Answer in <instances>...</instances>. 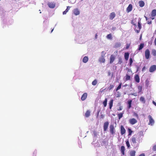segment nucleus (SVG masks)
I'll use <instances>...</instances> for the list:
<instances>
[{
    "label": "nucleus",
    "mask_w": 156,
    "mask_h": 156,
    "mask_svg": "<svg viewBox=\"0 0 156 156\" xmlns=\"http://www.w3.org/2000/svg\"><path fill=\"white\" fill-rule=\"evenodd\" d=\"M135 135H137L138 138L140 139L141 137L142 138L144 136L143 132L142 131H140L137 134H135Z\"/></svg>",
    "instance_id": "nucleus-8"
},
{
    "label": "nucleus",
    "mask_w": 156,
    "mask_h": 156,
    "mask_svg": "<svg viewBox=\"0 0 156 156\" xmlns=\"http://www.w3.org/2000/svg\"><path fill=\"white\" fill-rule=\"evenodd\" d=\"M138 90H139V92H140L142 90V87L141 86H139L138 87Z\"/></svg>",
    "instance_id": "nucleus-44"
},
{
    "label": "nucleus",
    "mask_w": 156,
    "mask_h": 156,
    "mask_svg": "<svg viewBox=\"0 0 156 156\" xmlns=\"http://www.w3.org/2000/svg\"><path fill=\"white\" fill-rule=\"evenodd\" d=\"M129 46H130V45L129 44H126V49H128L129 48Z\"/></svg>",
    "instance_id": "nucleus-46"
},
{
    "label": "nucleus",
    "mask_w": 156,
    "mask_h": 156,
    "mask_svg": "<svg viewBox=\"0 0 156 156\" xmlns=\"http://www.w3.org/2000/svg\"><path fill=\"white\" fill-rule=\"evenodd\" d=\"M110 74H111V73L110 72H108V75L109 76H110Z\"/></svg>",
    "instance_id": "nucleus-61"
},
{
    "label": "nucleus",
    "mask_w": 156,
    "mask_h": 156,
    "mask_svg": "<svg viewBox=\"0 0 156 156\" xmlns=\"http://www.w3.org/2000/svg\"><path fill=\"white\" fill-rule=\"evenodd\" d=\"M128 131L129 132L128 136L131 135L132 134V133H133V131L130 128L128 129Z\"/></svg>",
    "instance_id": "nucleus-36"
},
{
    "label": "nucleus",
    "mask_w": 156,
    "mask_h": 156,
    "mask_svg": "<svg viewBox=\"0 0 156 156\" xmlns=\"http://www.w3.org/2000/svg\"><path fill=\"white\" fill-rule=\"evenodd\" d=\"M115 57L113 55H111L110 58V63H112L115 60Z\"/></svg>",
    "instance_id": "nucleus-15"
},
{
    "label": "nucleus",
    "mask_w": 156,
    "mask_h": 156,
    "mask_svg": "<svg viewBox=\"0 0 156 156\" xmlns=\"http://www.w3.org/2000/svg\"><path fill=\"white\" fill-rule=\"evenodd\" d=\"M114 87V85L112 84H110L108 87V89L109 90H111Z\"/></svg>",
    "instance_id": "nucleus-34"
},
{
    "label": "nucleus",
    "mask_w": 156,
    "mask_h": 156,
    "mask_svg": "<svg viewBox=\"0 0 156 156\" xmlns=\"http://www.w3.org/2000/svg\"><path fill=\"white\" fill-rule=\"evenodd\" d=\"M129 122V123L132 125H134L137 122V120L134 118L130 119Z\"/></svg>",
    "instance_id": "nucleus-6"
},
{
    "label": "nucleus",
    "mask_w": 156,
    "mask_h": 156,
    "mask_svg": "<svg viewBox=\"0 0 156 156\" xmlns=\"http://www.w3.org/2000/svg\"><path fill=\"white\" fill-rule=\"evenodd\" d=\"M122 107L121 106H120L119 108H118L117 110L118 111H121L122 110Z\"/></svg>",
    "instance_id": "nucleus-45"
},
{
    "label": "nucleus",
    "mask_w": 156,
    "mask_h": 156,
    "mask_svg": "<svg viewBox=\"0 0 156 156\" xmlns=\"http://www.w3.org/2000/svg\"><path fill=\"white\" fill-rule=\"evenodd\" d=\"M100 112V110H99L98 111V112H97V118L99 116Z\"/></svg>",
    "instance_id": "nucleus-47"
},
{
    "label": "nucleus",
    "mask_w": 156,
    "mask_h": 156,
    "mask_svg": "<svg viewBox=\"0 0 156 156\" xmlns=\"http://www.w3.org/2000/svg\"><path fill=\"white\" fill-rule=\"evenodd\" d=\"M153 103L156 106V103L155 101H153Z\"/></svg>",
    "instance_id": "nucleus-56"
},
{
    "label": "nucleus",
    "mask_w": 156,
    "mask_h": 156,
    "mask_svg": "<svg viewBox=\"0 0 156 156\" xmlns=\"http://www.w3.org/2000/svg\"><path fill=\"white\" fill-rule=\"evenodd\" d=\"M139 4L140 6L142 7L144 6L145 5L144 2L142 0L139 1Z\"/></svg>",
    "instance_id": "nucleus-21"
},
{
    "label": "nucleus",
    "mask_w": 156,
    "mask_h": 156,
    "mask_svg": "<svg viewBox=\"0 0 156 156\" xmlns=\"http://www.w3.org/2000/svg\"><path fill=\"white\" fill-rule=\"evenodd\" d=\"M99 62L101 63H104L105 61V59L103 56L99 58Z\"/></svg>",
    "instance_id": "nucleus-19"
},
{
    "label": "nucleus",
    "mask_w": 156,
    "mask_h": 156,
    "mask_svg": "<svg viewBox=\"0 0 156 156\" xmlns=\"http://www.w3.org/2000/svg\"><path fill=\"white\" fill-rule=\"evenodd\" d=\"M144 17L146 18V20L147 21L148 19V18L146 16H144Z\"/></svg>",
    "instance_id": "nucleus-60"
},
{
    "label": "nucleus",
    "mask_w": 156,
    "mask_h": 156,
    "mask_svg": "<svg viewBox=\"0 0 156 156\" xmlns=\"http://www.w3.org/2000/svg\"><path fill=\"white\" fill-rule=\"evenodd\" d=\"M73 12L75 15H78L80 14V12L78 9L76 8L74 9Z\"/></svg>",
    "instance_id": "nucleus-16"
},
{
    "label": "nucleus",
    "mask_w": 156,
    "mask_h": 156,
    "mask_svg": "<svg viewBox=\"0 0 156 156\" xmlns=\"http://www.w3.org/2000/svg\"><path fill=\"white\" fill-rule=\"evenodd\" d=\"M126 145L128 148H129L130 147V144L128 140H127L126 141Z\"/></svg>",
    "instance_id": "nucleus-42"
},
{
    "label": "nucleus",
    "mask_w": 156,
    "mask_h": 156,
    "mask_svg": "<svg viewBox=\"0 0 156 156\" xmlns=\"http://www.w3.org/2000/svg\"><path fill=\"white\" fill-rule=\"evenodd\" d=\"M131 23L133 24L135 27V32L137 33H139L142 27L140 23V21H138V22L137 27L135 23V20L134 19L131 21Z\"/></svg>",
    "instance_id": "nucleus-1"
},
{
    "label": "nucleus",
    "mask_w": 156,
    "mask_h": 156,
    "mask_svg": "<svg viewBox=\"0 0 156 156\" xmlns=\"http://www.w3.org/2000/svg\"><path fill=\"white\" fill-rule=\"evenodd\" d=\"M97 37H98V34H95V39H97Z\"/></svg>",
    "instance_id": "nucleus-52"
},
{
    "label": "nucleus",
    "mask_w": 156,
    "mask_h": 156,
    "mask_svg": "<svg viewBox=\"0 0 156 156\" xmlns=\"http://www.w3.org/2000/svg\"><path fill=\"white\" fill-rule=\"evenodd\" d=\"M156 15V10L153 9L151 12V16H155Z\"/></svg>",
    "instance_id": "nucleus-27"
},
{
    "label": "nucleus",
    "mask_w": 156,
    "mask_h": 156,
    "mask_svg": "<svg viewBox=\"0 0 156 156\" xmlns=\"http://www.w3.org/2000/svg\"><path fill=\"white\" fill-rule=\"evenodd\" d=\"M154 44L156 46V37L155 38L154 40Z\"/></svg>",
    "instance_id": "nucleus-59"
},
{
    "label": "nucleus",
    "mask_w": 156,
    "mask_h": 156,
    "mask_svg": "<svg viewBox=\"0 0 156 156\" xmlns=\"http://www.w3.org/2000/svg\"><path fill=\"white\" fill-rule=\"evenodd\" d=\"M81 1H83V0H81Z\"/></svg>",
    "instance_id": "nucleus-64"
},
{
    "label": "nucleus",
    "mask_w": 156,
    "mask_h": 156,
    "mask_svg": "<svg viewBox=\"0 0 156 156\" xmlns=\"http://www.w3.org/2000/svg\"><path fill=\"white\" fill-rule=\"evenodd\" d=\"M90 115V111L88 110H87L85 114V116L86 117H89Z\"/></svg>",
    "instance_id": "nucleus-24"
},
{
    "label": "nucleus",
    "mask_w": 156,
    "mask_h": 156,
    "mask_svg": "<svg viewBox=\"0 0 156 156\" xmlns=\"http://www.w3.org/2000/svg\"><path fill=\"white\" fill-rule=\"evenodd\" d=\"M131 79L130 76L128 74H126L125 76V81L130 80Z\"/></svg>",
    "instance_id": "nucleus-23"
},
{
    "label": "nucleus",
    "mask_w": 156,
    "mask_h": 156,
    "mask_svg": "<svg viewBox=\"0 0 156 156\" xmlns=\"http://www.w3.org/2000/svg\"><path fill=\"white\" fill-rule=\"evenodd\" d=\"M152 54L154 56H156V50H153L152 51Z\"/></svg>",
    "instance_id": "nucleus-39"
},
{
    "label": "nucleus",
    "mask_w": 156,
    "mask_h": 156,
    "mask_svg": "<svg viewBox=\"0 0 156 156\" xmlns=\"http://www.w3.org/2000/svg\"><path fill=\"white\" fill-rule=\"evenodd\" d=\"M133 6L131 4L129 5L128 6L126 9V11L127 12H130L132 10Z\"/></svg>",
    "instance_id": "nucleus-10"
},
{
    "label": "nucleus",
    "mask_w": 156,
    "mask_h": 156,
    "mask_svg": "<svg viewBox=\"0 0 156 156\" xmlns=\"http://www.w3.org/2000/svg\"><path fill=\"white\" fill-rule=\"evenodd\" d=\"M136 151H131L129 152V155L130 156H135Z\"/></svg>",
    "instance_id": "nucleus-26"
},
{
    "label": "nucleus",
    "mask_w": 156,
    "mask_h": 156,
    "mask_svg": "<svg viewBox=\"0 0 156 156\" xmlns=\"http://www.w3.org/2000/svg\"><path fill=\"white\" fill-rule=\"evenodd\" d=\"M134 79L136 82L139 83L140 82V79L138 75L136 74L134 77Z\"/></svg>",
    "instance_id": "nucleus-13"
},
{
    "label": "nucleus",
    "mask_w": 156,
    "mask_h": 156,
    "mask_svg": "<svg viewBox=\"0 0 156 156\" xmlns=\"http://www.w3.org/2000/svg\"><path fill=\"white\" fill-rule=\"evenodd\" d=\"M48 7L51 8H54L55 6V3L54 2H49L48 3Z\"/></svg>",
    "instance_id": "nucleus-9"
},
{
    "label": "nucleus",
    "mask_w": 156,
    "mask_h": 156,
    "mask_svg": "<svg viewBox=\"0 0 156 156\" xmlns=\"http://www.w3.org/2000/svg\"><path fill=\"white\" fill-rule=\"evenodd\" d=\"M115 16V14L114 12L111 13L110 15V19L112 20Z\"/></svg>",
    "instance_id": "nucleus-18"
},
{
    "label": "nucleus",
    "mask_w": 156,
    "mask_h": 156,
    "mask_svg": "<svg viewBox=\"0 0 156 156\" xmlns=\"http://www.w3.org/2000/svg\"><path fill=\"white\" fill-rule=\"evenodd\" d=\"M121 62H122V61H121V58H120V59H119V62H118V63H119L120 64V63H121Z\"/></svg>",
    "instance_id": "nucleus-49"
},
{
    "label": "nucleus",
    "mask_w": 156,
    "mask_h": 156,
    "mask_svg": "<svg viewBox=\"0 0 156 156\" xmlns=\"http://www.w3.org/2000/svg\"><path fill=\"white\" fill-rule=\"evenodd\" d=\"M135 115L137 117H138V115L137 113H135Z\"/></svg>",
    "instance_id": "nucleus-57"
},
{
    "label": "nucleus",
    "mask_w": 156,
    "mask_h": 156,
    "mask_svg": "<svg viewBox=\"0 0 156 156\" xmlns=\"http://www.w3.org/2000/svg\"><path fill=\"white\" fill-rule=\"evenodd\" d=\"M107 98H105L104 101H103V104L104 105V106L105 107H106L107 105Z\"/></svg>",
    "instance_id": "nucleus-32"
},
{
    "label": "nucleus",
    "mask_w": 156,
    "mask_h": 156,
    "mask_svg": "<svg viewBox=\"0 0 156 156\" xmlns=\"http://www.w3.org/2000/svg\"><path fill=\"white\" fill-rule=\"evenodd\" d=\"M148 118L149 121V122L148 123V124L152 126L153 125L154 122V120L153 119L151 116V115H148Z\"/></svg>",
    "instance_id": "nucleus-3"
},
{
    "label": "nucleus",
    "mask_w": 156,
    "mask_h": 156,
    "mask_svg": "<svg viewBox=\"0 0 156 156\" xmlns=\"http://www.w3.org/2000/svg\"><path fill=\"white\" fill-rule=\"evenodd\" d=\"M87 94L86 93H84L83 95L82 96V97L81 98V99L82 101H83L85 100L87 97Z\"/></svg>",
    "instance_id": "nucleus-11"
},
{
    "label": "nucleus",
    "mask_w": 156,
    "mask_h": 156,
    "mask_svg": "<svg viewBox=\"0 0 156 156\" xmlns=\"http://www.w3.org/2000/svg\"><path fill=\"white\" fill-rule=\"evenodd\" d=\"M138 156H145V154H142Z\"/></svg>",
    "instance_id": "nucleus-53"
},
{
    "label": "nucleus",
    "mask_w": 156,
    "mask_h": 156,
    "mask_svg": "<svg viewBox=\"0 0 156 156\" xmlns=\"http://www.w3.org/2000/svg\"><path fill=\"white\" fill-rule=\"evenodd\" d=\"M120 128L121 134L122 135H123L125 133L126 130L122 126H121Z\"/></svg>",
    "instance_id": "nucleus-14"
},
{
    "label": "nucleus",
    "mask_w": 156,
    "mask_h": 156,
    "mask_svg": "<svg viewBox=\"0 0 156 156\" xmlns=\"http://www.w3.org/2000/svg\"><path fill=\"white\" fill-rule=\"evenodd\" d=\"M36 152L35 151L33 153V156H36Z\"/></svg>",
    "instance_id": "nucleus-50"
},
{
    "label": "nucleus",
    "mask_w": 156,
    "mask_h": 156,
    "mask_svg": "<svg viewBox=\"0 0 156 156\" xmlns=\"http://www.w3.org/2000/svg\"><path fill=\"white\" fill-rule=\"evenodd\" d=\"M139 67H137V71H138V69H139Z\"/></svg>",
    "instance_id": "nucleus-62"
},
{
    "label": "nucleus",
    "mask_w": 156,
    "mask_h": 156,
    "mask_svg": "<svg viewBox=\"0 0 156 156\" xmlns=\"http://www.w3.org/2000/svg\"><path fill=\"white\" fill-rule=\"evenodd\" d=\"M123 114H124V112H121V113H119L118 114V116L119 119H121V118L122 117L123 115Z\"/></svg>",
    "instance_id": "nucleus-29"
},
{
    "label": "nucleus",
    "mask_w": 156,
    "mask_h": 156,
    "mask_svg": "<svg viewBox=\"0 0 156 156\" xmlns=\"http://www.w3.org/2000/svg\"><path fill=\"white\" fill-rule=\"evenodd\" d=\"M152 149L154 151H156V145L153 147Z\"/></svg>",
    "instance_id": "nucleus-43"
},
{
    "label": "nucleus",
    "mask_w": 156,
    "mask_h": 156,
    "mask_svg": "<svg viewBox=\"0 0 156 156\" xmlns=\"http://www.w3.org/2000/svg\"><path fill=\"white\" fill-rule=\"evenodd\" d=\"M145 57L146 59H148L150 57V51L149 49H147L145 52Z\"/></svg>",
    "instance_id": "nucleus-5"
},
{
    "label": "nucleus",
    "mask_w": 156,
    "mask_h": 156,
    "mask_svg": "<svg viewBox=\"0 0 156 156\" xmlns=\"http://www.w3.org/2000/svg\"><path fill=\"white\" fill-rule=\"evenodd\" d=\"M129 53L128 52H125L124 54V57L125 60L127 61L128 59Z\"/></svg>",
    "instance_id": "nucleus-20"
},
{
    "label": "nucleus",
    "mask_w": 156,
    "mask_h": 156,
    "mask_svg": "<svg viewBox=\"0 0 156 156\" xmlns=\"http://www.w3.org/2000/svg\"><path fill=\"white\" fill-rule=\"evenodd\" d=\"M140 139L138 138L137 135H134L132 137L131 139V143H133V144H135L137 143V141L140 142Z\"/></svg>",
    "instance_id": "nucleus-2"
},
{
    "label": "nucleus",
    "mask_w": 156,
    "mask_h": 156,
    "mask_svg": "<svg viewBox=\"0 0 156 156\" xmlns=\"http://www.w3.org/2000/svg\"><path fill=\"white\" fill-rule=\"evenodd\" d=\"M109 128L110 133L112 135L114 134L115 133V129L114 126L112 125H111L110 126Z\"/></svg>",
    "instance_id": "nucleus-4"
},
{
    "label": "nucleus",
    "mask_w": 156,
    "mask_h": 156,
    "mask_svg": "<svg viewBox=\"0 0 156 156\" xmlns=\"http://www.w3.org/2000/svg\"><path fill=\"white\" fill-rule=\"evenodd\" d=\"M133 62V60L132 58H129V66H131Z\"/></svg>",
    "instance_id": "nucleus-41"
},
{
    "label": "nucleus",
    "mask_w": 156,
    "mask_h": 156,
    "mask_svg": "<svg viewBox=\"0 0 156 156\" xmlns=\"http://www.w3.org/2000/svg\"><path fill=\"white\" fill-rule=\"evenodd\" d=\"M144 46V44L141 43L139 46V47L138 50H141L143 48Z\"/></svg>",
    "instance_id": "nucleus-31"
},
{
    "label": "nucleus",
    "mask_w": 156,
    "mask_h": 156,
    "mask_svg": "<svg viewBox=\"0 0 156 156\" xmlns=\"http://www.w3.org/2000/svg\"><path fill=\"white\" fill-rule=\"evenodd\" d=\"M70 7L69 6H67V8L66 10L63 12V14L65 15L66 14V13L68 11Z\"/></svg>",
    "instance_id": "nucleus-28"
},
{
    "label": "nucleus",
    "mask_w": 156,
    "mask_h": 156,
    "mask_svg": "<svg viewBox=\"0 0 156 156\" xmlns=\"http://www.w3.org/2000/svg\"><path fill=\"white\" fill-rule=\"evenodd\" d=\"M121 44L120 43H117L115 45V48H118L120 46Z\"/></svg>",
    "instance_id": "nucleus-40"
},
{
    "label": "nucleus",
    "mask_w": 156,
    "mask_h": 156,
    "mask_svg": "<svg viewBox=\"0 0 156 156\" xmlns=\"http://www.w3.org/2000/svg\"><path fill=\"white\" fill-rule=\"evenodd\" d=\"M53 30H54V29H52V30H51V33L52 32V31Z\"/></svg>",
    "instance_id": "nucleus-63"
},
{
    "label": "nucleus",
    "mask_w": 156,
    "mask_h": 156,
    "mask_svg": "<svg viewBox=\"0 0 156 156\" xmlns=\"http://www.w3.org/2000/svg\"><path fill=\"white\" fill-rule=\"evenodd\" d=\"M104 117V115H101V118H103Z\"/></svg>",
    "instance_id": "nucleus-58"
},
{
    "label": "nucleus",
    "mask_w": 156,
    "mask_h": 156,
    "mask_svg": "<svg viewBox=\"0 0 156 156\" xmlns=\"http://www.w3.org/2000/svg\"><path fill=\"white\" fill-rule=\"evenodd\" d=\"M132 101L131 100H129L128 101V108L129 109L131 107Z\"/></svg>",
    "instance_id": "nucleus-22"
},
{
    "label": "nucleus",
    "mask_w": 156,
    "mask_h": 156,
    "mask_svg": "<svg viewBox=\"0 0 156 156\" xmlns=\"http://www.w3.org/2000/svg\"><path fill=\"white\" fill-rule=\"evenodd\" d=\"M145 69V66H144L142 69V71H144Z\"/></svg>",
    "instance_id": "nucleus-55"
},
{
    "label": "nucleus",
    "mask_w": 156,
    "mask_h": 156,
    "mask_svg": "<svg viewBox=\"0 0 156 156\" xmlns=\"http://www.w3.org/2000/svg\"><path fill=\"white\" fill-rule=\"evenodd\" d=\"M120 151L121 153L123 155L125 154V147L123 146H122L121 147Z\"/></svg>",
    "instance_id": "nucleus-17"
},
{
    "label": "nucleus",
    "mask_w": 156,
    "mask_h": 156,
    "mask_svg": "<svg viewBox=\"0 0 156 156\" xmlns=\"http://www.w3.org/2000/svg\"><path fill=\"white\" fill-rule=\"evenodd\" d=\"M147 23L148 24H150L151 23V21H147Z\"/></svg>",
    "instance_id": "nucleus-48"
},
{
    "label": "nucleus",
    "mask_w": 156,
    "mask_h": 156,
    "mask_svg": "<svg viewBox=\"0 0 156 156\" xmlns=\"http://www.w3.org/2000/svg\"><path fill=\"white\" fill-rule=\"evenodd\" d=\"M109 123L108 122H105L104 124V131L107 130L108 128Z\"/></svg>",
    "instance_id": "nucleus-12"
},
{
    "label": "nucleus",
    "mask_w": 156,
    "mask_h": 156,
    "mask_svg": "<svg viewBox=\"0 0 156 156\" xmlns=\"http://www.w3.org/2000/svg\"><path fill=\"white\" fill-rule=\"evenodd\" d=\"M94 135L95 136H96L97 135V133L95 132V131H94Z\"/></svg>",
    "instance_id": "nucleus-54"
},
{
    "label": "nucleus",
    "mask_w": 156,
    "mask_h": 156,
    "mask_svg": "<svg viewBox=\"0 0 156 156\" xmlns=\"http://www.w3.org/2000/svg\"><path fill=\"white\" fill-rule=\"evenodd\" d=\"M140 100L141 102H142L144 103L145 102V101L144 98L143 97H141L140 98Z\"/></svg>",
    "instance_id": "nucleus-33"
},
{
    "label": "nucleus",
    "mask_w": 156,
    "mask_h": 156,
    "mask_svg": "<svg viewBox=\"0 0 156 156\" xmlns=\"http://www.w3.org/2000/svg\"><path fill=\"white\" fill-rule=\"evenodd\" d=\"M106 37L108 39H110L111 40L112 39V35L111 34H108L107 35Z\"/></svg>",
    "instance_id": "nucleus-37"
},
{
    "label": "nucleus",
    "mask_w": 156,
    "mask_h": 156,
    "mask_svg": "<svg viewBox=\"0 0 156 156\" xmlns=\"http://www.w3.org/2000/svg\"><path fill=\"white\" fill-rule=\"evenodd\" d=\"M113 100H111L109 103V108L111 109L113 105Z\"/></svg>",
    "instance_id": "nucleus-30"
},
{
    "label": "nucleus",
    "mask_w": 156,
    "mask_h": 156,
    "mask_svg": "<svg viewBox=\"0 0 156 156\" xmlns=\"http://www.w3.org/2000/svg\"><path fill=\"white\" fill-rule=\"evenodd\" d=\"M97 80H95L92 82V84L93 85L95 86L97 84Z\"/></svg>",
    "instance_id": "nucleus-38"
},
{
    "label": "nucleus",
    "mask_w": 156,
    "mask_h": 156,
    "mask_svg": "<svg viewBox=\"0 0 156 156\" xmlns=\"http://www.w3.org/2000/svg\"><path fill=\"white\" fill-rule=\"evenodd\" d=\"M88 60V57L85 56L83 59V62L85 63H86Z\"/></svg>",
    "instance_id": "nucleus-25"
},
{
    "label": "nucleus",
    "mask_w": 156,
    "mask_h": 156,
    "mask_svg": "<svg viewBox=\"0 0 156 156\" xmlns=\"http://www.w3.org/2000/svg\"><path fill=\"white\" fill-rule=\"evenodd\" d=\"M156 70V65H153L151 66L149 69V71L152 73Z\"/></svg>",
    "instance_id": "nucleus-7"
},
{
    "label": "nucleus",
    "mask_w": 156,
    "mask_h": 156,
    "mask_svg": "<svg viewBox=\"0 0 156 156\" xmlns=\"http://www.w3.org/2000/svg\"><path fill=\"white\" fill-rule=\"evenodd\" d=\"M130 72V73H132V71H131V70L130 69H129L128 70V72Z\"/></svg>",
    "instance_id": "nucleus-51"
},
{
    "label": "nucleus",
    "mask_w": 156,
    "mask_h": 156,
    "mask_svg": "<svg viewBox=\"0 0 156 156\" xmlns=\"http://www.w3.org/2000/svg\"><path fill=\"white\" fill-rule=\"evenodd\" d=\"M122 84V83H119V86H118V87H117V88L116 89V91H118V90H119L120 89H121V87Z\"/></svg>",
    "instance_id": "nucleus-35"
}]
</instances>
